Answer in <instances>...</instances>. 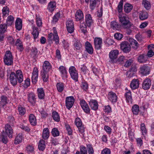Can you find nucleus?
<instances>
[{
	"label": "nucleus",
	"mask_w": 154,
	"mask_h": 154,
	"mask_svg": "<svg viewBox=\"0 0 154 154\" xmlns=\"http://www.w3.org/2000/svg\"><path fill=\"white\" fill-rule=\"evenodd\" d=\"M51 134L53 136L55 137L59 136L60 133L57 128H54L52 129Z\"/></svg>",
	"instance_id": "53"
},
{
	"label": "nucleus",
	"mask_w": 154,
	"mask_h": 154,
	"mask_svg": "<svg viewBox=\"0 0 154 154\" xmlns=\"http://www.w3.org/2000/svg\"><path fill=\"white\" fill-rule=\"evenodd\" d=\"M23 84V86L25 88H27L30 85V79L27 78L24 81Z\"/></svg>",
	"instance_id": "58"
},
{
	"label": "nucleus",
	"mask_w": 154,
	"mask_h": 154,
	"mask_svg": "<svg viewBox=\"0 0 154 154\" xmlns=\"http://www.w3.org/2000/svg\"><path fill=\"white\" fill-rule=\"evenodd\" d=\"M53 119L56 122H59L60 120V116L57 112L54 111L52 113Z\"/></svg>",
	"instance_id": "50"
},
{
	"label": "nucleus",
	"mask_w": 154,
	"mask_h": 154,
	"mask_svg": "<svg viewBox=\"0 0 154 154\" xmlns=\"http://www.w3.org/2000/svg\"><path fill=\"white\" fill-rule=\"evenodd\" d=\"M59 71L60 72L61 76L63 79H65L67 77V71L66 68L63 66H60L59 68Z\"/></svg>",
	"instance_id": "21"
},
{
	"label": "nucleus",
	"mask_w": 154,
	"mask_h": 154,
	"mask_svg": "<svg viewBox=\"0 0 154 154\" xmlns=\"http://www.w3.org/2000/svg\"><path fill=\"white\" fill-rule=\"evenodd\" d=\"M57 88L58 92H61L64 89V84L61 82L57 83L56 85Z\"/></svg>",
	"instance_id": "48"
},
{
	"label": "nucleus",
	"mask_w": 154,
	"mask_h": 154,
	"mask_svg": "<svg viewBox=\"0 0 154 154\" xmlns=\"http://www.w3.org/2000/svg\"><path fill=\"white\" fill-rule=\"evenodd\" d=\"M74 49L76 51H79L82 47V45L80 41L78 39H75L73 41Z\"/></svg>",
	"instance_id": "20"
},
{
	"label": "nucleus",
	"mask_w": 154,
	"mask_h": 154,
	"mask_svg": "<svg viewBox=\"0 0 154 154\" xmlns=\"http://www.w3.org/2000/svg\"><path fill=\"white\" fill-rule=\"evenodd\" d=\"M16 28L18 30L21 29L22 27V20L19 18H17L15 22Z\"/></svg>",
	"instance_id": "36"
},
{
	"label": "nucleus",
	"mask_w": 154,
	"mask_h": 154,
	"mask_svg": "<svg viewBox=\"0 0 154 154\" xmlns=\"http://www.w3.org/2000/svg\"><path fill=\"white\" fill-rule=\"evenodd\" d=\"M119 51L117 50H114L110 51L109 54V57L111 61L114 60L118 57Z\"/></svg>",
	"instance_id": "15"
},
{
	"label": "nucleus",
	"mask_w": 154,
	"mask_h": 154,
	"mask_svg": "<svg viewBox=\"0 0 154 154\" xmlns=\"http://www.w3.org/2000/svg\"><path fill=\"white\" fill-rule=\"evenodd\" d=\"M2 141L4 143H6L8 142L7 138L6 137H5L3 135H0V142Z\"/></svg>",
	"instance_id": "62"
},
{
	"label": "nucleus",
	"mask_w": 154,
	"mask_h": 154,
	"mask_svg": "<svg viewBox=\"0 0 154 154\" xmlns=\"http://www.w3.org/2000/svg\"><path fill=\"white\" fill-rule=\"evenodd\" d=\"M86 51L89 54H92L93 53V49L91 44L88 42L85 43Z\"/></svg>",
	"instance_id": "23"
},
{
	"label": "nucleus",
	"mask_w": 154,
	"mask_h": 154,
	"mask_svg": "<svg viewBox=\"0 0 154 154\" xmlns=\"http://www.w3.org/2000/svg\"><path fill=\"white\" fill-rule=\"evenodd\" d=\"M89 105L92 109L96 110L98 108V104L96 100H91L89 101Z\"/></svg>",
	"instance_id": "27"
},
{
	"label": "nucleus",
	"mask_w": 154,
	"mask_h": 154,
	"mask_svg": "<svg viewBox=\"0 0 154 154\" xmlns=\"http://www.w3.org/2000/svg\"><path fill=\"white\" fill-rule=\"evenodd\" d=\"M35 19L37 26L39 27L41 26L42 24L41 19L39 17L37 16H36Z\"/></svg>",
	"instance_id": "54"
},
{
	"label": "nucleus",
	"mask_w": 154,
	"mask_h": 154,
	"mask_svg": "<svg viewBox=\"0 0 154 154\" xmlns=\"http://www.w3.org/2000/svg\"><path fill=\"white\" fill-rule=\"evenodd\" d=\"M132 111L133 114L136 115L138 114L140 111V108L139 106L135 104L132 107Z\"/></svg>",
	"instance_id": "39"
},
{
	"label": "nucleus",
	"mask_w": 154,
	"mask_h": 154,
	"mask_svg": "<svg viewBox=\"0 0 154 154\" xmlns=\"http://www.w3.org/2000/svg\"><path fill=\"white\" fill-rule=\"evenodd\" d=\"M36 96L34 93L31 92L28 94V101L32 105L35 104L36 101Z\"/></svg>",
	"instance_id": "19"
},
{
	"label": "nucleus",
	"mask_w": 154,
	"mask_h": 154,
	"mask_svg": "<svg viewBox=\"0 0 154 154\" xmlns=\"http://www.w3.org/2000/svg\"><path fill=\"white\" fill-rule=\"evenodd\" d=\"M86 148L88 154H94V150L91 144H87Z\"/></svg>",
	"instance_id": "44"
},
{
	"label": "nucleus",
	"mask_w": 154,
	"mask_h": 154,
	"mask_svg": "<svg viewBox=\"0 0 154 154\" xmlns=\"http://www.w3.org/2000/svg\"><path fill=\"white\" fill-rule=\"evenodd\" d=\"M5 132L8 136L9 138L12 137V134L13 133V130L12 127L8 124H6L5 127Z\"/></svg>",
	"instance_id": "16"
},
{
	"label": "nucleus",
	"mask_w": 154,
	"mask_h": 154,
	"mask_svg": "<svg viewBox=\"0 0 154 154\" xmlns=\"http://www.w3.org/2000/svg\"><path fill=\"white\" fill-rule=\"evenodd\" d=\"M139 83L137 79H134L131 82L130 87L133 90L139 87Z\"/></svg>",
	"instance_id": "22"
},
{
	"label": "nucleus",
	"mask_w": 154,
	"mask_h": 154,
	"mask_svg": "<svg viewBox=\"0 0 154 154\" xmlns=\"http://www.w3.org/2000/svg\"><path fill=\"white\" fill-rule=\"evenodd\" d=\"M119 17L120 22L123 25L126 26L129 23L130 21L128 18L125 14L120 13L119 14Z\"/></svg>",
	"instance_id": "6"
},
{
	"label": "nucleus",
	"mask_w": 154,
	"mask_h": 154,
	"mask_svg": "<svg viewBox=\"0 0 154 154\" xmlns=\"http://www.w3.org/2000/svg\"><path fill=\"white\" fill-rule=\"evenodd\" d=\"M127 88H125V90H127V91L125 94L126 101L128 103L131 102L132 100L131 92L130 90H127Z\"/></svg>",
	"instance_id": "32"
},
{
	"label": "nucleus",
	"mask_w": 154,
	"mask_h": 154,
	"mask_svg": "<svg viewBox=\"0 0 154 154\" xmlns=\"http://www.w3.org/2000/svg\"><path fill=\"white\" fill-rule=\"evenodd\" d=\"M38 76V68L35 67L33 69L32 76V80L33 84H35L37 81Z\"/></svg>",
	"instance_id": "14"
},
{
	"label": "nucleus",
	"mask_w": 154,
	"mask_h": 154,
	"mask_svg": "<svg viewBox=\"0 0 154 154\" xmlns=\"http://www.w3.org/2000/svg\"><path fill=\"white\" fill-rule=\"evenodd\" d=\"M14 21V17L11 15H10L7 18L6 24L8 26H11L13 24Z\"/></svg>",
	"instance_id": "47"
},
{
	"label": "nucleus",
	"mask_w": 154,
	"mask_h": 154,
	"mask_svg": "<svg viewBox=\"0 0 154 154\" xmlns=\"http://www.w3.org/2000/svg\"><path fill=\"white\" fill-rule=\"evenodd\" d=\"M69 72L71 78L75 82L78 81V75L75 68L74 66H70L69 69Z\"/></svg>",
	"instance_id": "5"
},
{
	"label": "nucleus",
	"mask_w": 154,
	"mask_h": 154,
	"mask_svg": "<svg viewBox=\"0 0 154 154\" xmlns=\"http://www.w3.org/2000/svg\"><path fill=\"white\" fill-rule=\"evenodd\" d=\"M4 60L6 65L10 66L13 64V57L10 51H8L6 52L4 58Z\"/></svg>",
	"instance_id": "4"
},
{
	"label": "nucleus",
	"mask_w": 154,
	"mask_h": 154,
	"mask_svg": "<svg viewBox=\"0 0 154 154\" xmlns=\"http://www.w3.org/2000/svg\"><path fill=\"white\" fill-rule=\"evenodd\" d=\"M140 128L142 135L145 136L146 134L147 130L144 124L143 123L141 124L140 125Z\"/></svg>",
	"instance_id": "51"
},
{
	"label": "nucleus",
	"mask_w": 154,
	"mask_h": 154,
	"mask_svg": "<svg viewBox=\"0 0 154 154\" xmlns=\"http://www.w3.org/2000/svg\"><path fill=\"white\" fill-rule=\"evenodd\" d=\"M18 110L21 116L23 115L26 112V109L24 108L21 106H19Z\"/></svg>",
	"instance_id": "52"
},
{
	"label": "nucleus",
	"mask_w": 154,
	"mask_h": 154,
	"mask_svg": "<svg viewBox=\"0 0 154 154\" xmlns=\"http://www.w3.org/2000/svg\"><path fill=\"white\" fill-rule=\"evenodd\" d=\"M37 94L38 98L42 99L44 98L45 92L43 88H38L37 90Z\"/></svg>",
	"instance_id": "31"
},
{
	"label": "nucleus",
	"mask_w": 154,
	"mask_h": 154,
	"mask_svg": "<svg viewBox=\"0 0 154 154\" xmlns=\"http://www.w3.org/2000/svg\"><path fill=\"white\" fill-rule=\"evenodd\" d=\"M75 100L73 96L67 97L66 99V105L68 109H70L73 106Z\"/></svg>",
	"instance_id": "9"
},
{
	"label": "nucleus",
	"mask_w": 154,
	"mask_h": 154,
	"mask_svg": "<svg viewBox=\"0 0 154 154\" xmlns=\"http://www.w3.org/2000/svg\"><path fill=\"white\" fill-rule=\"evenodd\" d=\"M131 48L130 45L127 42H123L121 44V49L125 53L129 52L131 50Z\"/></svg>",
	"instance_id": "12"
},
{
	"label": "nucleus",
	"mask_w": 154,
	"mask_h": 154,
	"mask_svg": "<svg viewBox=\"0 0 154 154\" xmlns=\"http://www.w3.org/2000/svg\"><path fill=\"white\" fill-rule=\"evenodd\" d=\"M60 17V14L59 13H57L54 16L53 18V22L55 23L57 22L59 18Z\"/></svg>",
	"instance_id": "59"
},
{
	"label": "nucleus",
	"mask_w": 154,
	"mask_h": 154,
	"mask_svg": "<svg viewBox=\"0 0 154 154\" xmlns=\"http://www.w3.org/2000/svg\"><path fill=\"white\" fill-rule=\"evenodd\" d=\"M110 26L114 30L119 29L120 27V25L115 21H112L111 22Z\"/></svg>",
	"instance_id": "42"
},
{
	"label": "nucleus",
	"mask_w": 154,
	"mask_h": 154,
	"mask_svg": "<svg viewBox=\"0 0 154 154\" xmlns=\"http://www.w3.org/2000/svg\"><path fill=\"white\" fill-rule=\"evenodd\" d=\"M86 23L84 22H80L79 27L81 31L84 33H85L87 31V27H90L93 24L94 21L91 15L89 14H87L85 16Z\"/></svg>",
	"instance_id": "2"
},
{
	"label": "nucleus",
	"mask_w": 154,
	"mask_h": 154,
	"mask_svg": "<svg viewBox=\"0 0 154 154\" xmlns=\"http://www.w3.org/2000/svg\"><path fill=\"white\" fill-rule=\"evenodd\" d=\"M32 33L33 36V38L35 39L37 38L38 36L39 32L38 31V28L35 26H32Z\"/></svg>",
	"instance_id": "34"
},
{
	"label": "nucleus",
	"mask_w": 154,
	"mask_h": 154,
	"mask_svg": "<svg viewBox=\"0 0 154 154\" xmlns=\"http://www.w3.org/2000/svg\"><path fill=\"white\" fill-rule=\"evenodd\" d=\"M51 66L49 62L48 61H45L43 65V71L49 72L51 69Z\"/></svg>",
	"instance_id": "30"
},
{
	"label": "nucleus",
	"mask_w": 154,
	"mask_h": 154,
	"mask_svg": "<svg viewBox=\"0 0 154 154\" xmlns=\"http://www.w3.org/2000/svg\"><path fill=\"white\" fill-rule=\"evenodd\" d=\"M54 34L52 33H50L48 35V38L49 42L52 43L53 40L55 42L56 44H57L59 43V38L58 36L57 32L55 27H54L53 29Z\"/></svg>",
	"instance_id": "3"
},
{
	"label": "nucleus",
	"mask_w": 154,
	"mask_h": 154,
	"mask_svg": "<svg viewBox=\"0 0 154 154\" xmlns=\"http://www.w3.org/2000/svg\"><path fill=\"white\" fill-rule=\"evenodd\" d=\"M15 45L17 46L18 49L20 51H22L23 50V44L21 41L19 39H17V40L15 43Z\"/></svg>",
	"instance_id": "38"
},
{
	"label": "nucleus",
	"mask_w": 154,
	"mask_h": 154,
	"mask_svg": "<svg viewBox=\"0 0 154 154\" xmlns=\"http://www.w3.org/2000/svg\"><path fill=\"white\" fill-rule=\"evenodd\" d=\"M133 8V6L130 4H126L124 6V11L125 12L128 13L130 12Z\"/></svg>",
	"instance_id": "45"
},
{
	"label": "nucleus",
	"mask_w": 154,
	"mask_h": 154,
	"mask_svg": "<svg viewBox=\"0 0 154 154\" xmlns=\"http://www.w3.org/2000/svg\"><path fill=\"white\" fill-rule=\"evenodd\" d=\"M151 81L149 78H146L143 81L142 84V88L144 90L149 89L151 85Z\"/></svg>",
	"instance_id": "11"
},
{
	"label": "nucleus",
	"mask_w": 154,
	"mask_h": 154,
	"mask_svg": "<svg viewBox=\"0 0 154 154\" xmlns=\"http://www.w3.org/2000/svg\"><path fill=\"white\" fill-rule=\"evenodd\" d=\"M75 154H88L86 147L82 146L80 147V151H77Z\"/></svg>",
	"instance_id": "43"
},
{
	"label": "nucleus",
	"mask_w": 154,
	"mask_h": 154,
	"mask_svg": "<svg viewBox=\"0 0 154 154\" xmlns=\"http://www.w3.org/2000/svg\"><path fill=\"white\" fill-rule=\"evenodd\" d=\"M75 18L76 21H80L82 23V20L83 19L84 16L82 11L81 10H77L75 14Z\"/></svg>",
	"instance_id": "18"
},
{
	"label": "nucleus",
	"mask_w": 154,
	"mask_h": 154,
	"mask_svg": "<svg viewBox=\"0 0 154 154\" xmlns=\"http://www.w3.org/2000/svg\"><path fill=\"white\" fill-rule=\"evenodd\" d=\"M123 5V1L122 0H121L119 2L117 7L118 11L119 13L122 12Z\"/></svg>",
	"instance_id": "57"
},
{
	"label": "nucleus",
	"mask_w": 154,
	"mask_h": 154,
	"mask_svg": "<svg viewBox=\"0 0 154 154\" xmlns=\"http://www.w3.org/2000/svg\"><path fill=\"white\" fill-rule=\"evenodd\" d=\"M101 154H111V150L108 148H104L102 151Z\"/></svg>",
	"instance_id": "63"
},
{
	"label": "nucleus",
	"mask_w": 154,
	"mask_h": 154,
	"mask_svg": "<svg viewBox=\"0 0 154 154\" xmlns=\"http://www.w3.org/2000/svg\"><path fill=\"white\" fill-rule=\"evenodd\" d=\"M150 67L146 65H143L140 66L139 72L143 75H146L150 73Z\"/></svg>",
	"instance_id": "7"
},
{
	"label": "nucleus",
	"mask_w": 154,
	"mask_h": 154,
	"mask_svg": "<svg viewBox=\"0 0 154 154\" xmlns=\"http://www.w3.org/2000/svg\"><path fill=\"white\" fill-rule=\"evenodd\" d=\"M108 98L112 103H115L117 100V97L116 94L112 91H110L109 92Z\"/></svg>",
	"instance_id": "17"
},
{
	"label": "nucleus",
	"mask_w": 154,
	"mask_h": 154,
	"mask_svg": "<svg viewBox=\"0 0 154 154\" xmlns=\"http://www.w3.org/2000/svg\"><path fill=\"white\" fill-rule=\"evenodd\" d=\"M75 124L77 127L80 126L82 125L81 121L79 118H76V119Z\"/></svg>",
	"instance_id": "61"
},
{
	"label": "nucleus",
	"mask_w": 154,
	"mask_h": 154,
	"mask_svg": "<svg viewBox=\"0 0 154 154\" xmlns=\"http://www.w3.org/2000/svg\"><path fill=\"white\" fill-rule=\"evenodd\" d=\"M114 36L116 39L119 40L122 38L123 35L119 33H116L114 34Z\"/></svg>",
	"instance_id": "60"
},
{
	"label": "nucleus",
	"mask_w": 154,
	"mask_h": 154,
	"mask_svg": "<svg viewBox=\"0 0 154 154\" xmlns=\"http://www.w3.org/2000/svg\"><path fill=\"white\" fill-rule=\"evenodd\" d=\"M114 43V41L113 40L111 39H107L106 41V44L108 46L112 45Z\"/></svg>",
	"instance_id": "64"
},
{
	"label": "nucleus",
	"mask_w": 154,
	"mask_h": 154,
	"mask_svg": "<svg viewBox=\"0 0 154 154\" xmlns=\"http://www.w3.org/2000/svg\"><path fill=\"white\" fill-rule=\"evenodd\" d=\"M7 29V25L5 23L0 24V38H3V34L6 32Z\"/></svg>",
	"instance_id": "29"
},
{
	"label": "nucleus",
	"mask_w": 154,
	"mask_h": 154,
	"mask_svg": "<svg viewBox=\"0 0 154 154\" xmlns=\"http://www.w3.org/2000/svg\"><path fill=\"white\" fill-rule=\"evenodd\" d=\"M81 106L84 111L86 113H89L90 112V109L89 107L86 102L84 100H81L80 101Z\"/></svg>",
	"instance_id": "13"
},
{
	"label": "nucleus",
	"mask_w": 154,
	"mask_h": 154,
	"mask_svg": "<svg viewBox=\"0 0 154 154\" xmlns=\"http://www.w3.org/2000/svg\"><path fill=\"white\" fill-rule=\"evenodd\" d=\"M29 120L30 124L32 125H35L36 124V120L35 116L33 114H30L29 116Z\"/></svg>",
	"instance_id": "37"
},
{
	"label": "nucleus",
	"mask_w": 154,
	"mask_h": 154,
	"mask_svg": "<svg viewBox=\"0 0 154 154\" xmlns=\"http://www.w3.org/2000/svg\"><path fill=\"white\" fill-rule=\"evenodd\" d=\"M128 135L129 138L131 140H133L134 139V134L133 133V130L130 127L128 128Z\"/></svg>",
	"instance_id": "56"
},
{
	"label": "nucleus",
	"mask_w": 154,
	"mask_h": 154,
	"mask_svg": "<svg viewBox=\"0 0 154 154\" xmlns=\"http://www.w3.org/2000/svg\"><path fill=\"white\" fill-rule=\"evenodd\" d=\"M56 4L55 2L51 1L50 2L47 6V9L50 12H52L56 8Z\"/></svg>",
	"instance_id": "25"
},
{
	"label": "nucleus",
	"mask_w": 154,
	"mask_h": 154,
	"mask_svg": "<svg viewBox=\"0 0 154 154\" xmlns=\"http://www.w3.org/2000/svg\"><path fill=\"white\" fill-rule=\"evenodd\" d=\"M23 77L22 72L20 70H17L16 73L11 72L10 75V81L12 85L14 86L17 85L18 81L19 83H21L23 81Z\"/></svg>",
	"instance_id": "1"
},
{
	"label": "nucleus",
	"mask_w": 154,
	"mask_h": 154,
	"mask_svg": "<svg viewBox=\"0 0 154 154\" xmlns=\"http://www.w3.org/2000/svg\"><path fill=\"white\" fill-rule=\"evenodd\" d=\"M50 132L48 128H44L43 131L42 137L44 140L47 139L49 137Z\"/></svg>",
	"instance_id": "33"
},
{
	"label": "nucleus",
	"mask_w": 154,
	"mask_h": 154,
	"mask_svg": "<svg viewBox=\"0 0 154 154\" xmlns=\"http://www.w3.org/2000/svg\"><path fill=\"white\" fill-rule=\"evenodd\" d=\"M2 11L3 16H7L8 15L9 9L7 7H4Z\"/></svg>",
	"instance_id": "55"
},
{
	"label": "nucleus",
	"mask_w": 154,
	"mask_h": 154,
	"mask_svg": "<svg viewBox=\"0 0 154 154\" xmlns=\"http://www.w3.org/2000/svg\"><path fill=\"white\" fill-rule=\"evenodd\" d=\"M66 29L67 31L71 33L74 31V25L73 21L71 20H68L66 22Z\"/></svg>",
	"instance_id": "8"
},
{
	"label": "nucleus",
	"mask_w": 154,
	"mask_h": 154,
	"mask_svg": "<svg viewBox=\"0 0 154 154\" xmlns=\"http://www.w3.org/2000/svg\"><path fill=\"white\" fill-rule=\"evenodd\" d=\"M98 0H90V8L92 11L95 9L97 7H98Z\"/></svg>",
	"instance_id": "26"
},
{
	"label": "nucleus",
	"mask_w": 154,
	"mask_h": 154,
	"mask_svg": "<svg viewBox=\"0 0 154 154\" xmlns=\"http://www.w3.org/2000/svg\"><path fill=\"white\" fill-rule=\"evenodd\" d=\"M139 19L141 20L147 19L148 17V13L145 11H140L139 14Z\"/></svg>",
	"instance_id": "28"
},
{
	"label": "nucleus",
	"mask_w": 154,
	"mask_h": 154,
	"mask_svg": "<svg viewBox=\"0 0 154 154\" xmlns=\"http://www.w3.org/2000/svg\"><path fill=\"white\" fill-rule=\"evenodd\" d=\"M94 45L96 49H100L102 46V40L100 37H95L94 38Z\"/></svg>",
	"instance_id": "10"
},
{
	"label": "nucleus",
	"mask_w": 154,
	"mask_h": 154,
	"mask_svg": "<svg viewBox=\"0 0 154 154\" xmlns=\"http://www.w3.org/2000/svg\"><path fill=\"white\" fill-rule=\"evenodd\" d=\"M48 72L43 71L41 72L43 80L45 82H47L48 80Z\"/></svg>",
	"instance_id": "49"
},
{
	"label": "nucleus",
	"mask_w": 154,
	"mask_h": 154,
	"mask_svg": "<svg viewBox=\"0 0 154 154\" xmlns=\"http://www.w3.org/2000/svg\"><path fill=\"white\" fill-rule=\"evenodd\" d=\"M142 4L144 7L147 10L149 9L151 7V5L149 2L147 0H143Z\"/></svg>",
	"instance_id": "46"
},
{
	"label": "nucleus",
	"mask_w": 154,
	"mask_h": 154,
	"mask_svg": "<svg viewBox=\"0 0 154 154\" xmlns=\"http://www.w3.org/2000/svg\"><path fill=\"white\" fill-rule=\"evenodd\" d=\"M0 104L3 107L8 103V98L6 96L2 95L0 97Z\"/></svg>",
	"instance_id": "35"
},
{
	"label": "nucleus",
	"mask_w": 154,
	"mask_h": 154,
	"mask_svg": "<svg viewBox=\"0 0 154 154\" xmlns=\"http://www.w3.org/2000/svg\"><path fill=\"white\" fill-rule=\"evenodd\" d=\"M137 60L140 63H144L148 60V58L147 56L145 54H140L138 57Z\"/></svg>",
	"instance_id": "24"
},
{
	"label": "nucleus",
	"mask_w": 154,
	"mask_h": 154,
	"mask_svg": "<svg viewBox=\"0 0 154 154\" xmlns=\"http://www.w3.org/2000/svg\"><path fill=\"white\" fill-rule=\"evenodd\" d=\"M23 139L22 134L19 133L16 137L14 140V143L16 144H18L21 142Z\"/></svg>",
	"instance_id": "41"
},
{
	"label": "nucleus",
	"mask_w": 154,
	"mask_h": 154,
	"mask_svg": "<svg viewBox=\"0 0 154 154\" xmlns=\"http://www.w3.org/2000/svg\"><path fill=\"white\" fill-rule=\"evenodd\" d=\"M46 145L45 141L43 140H41L38 143V148L40 150H44L45 147Z\"/></svg>",
	"instance_id": "40"
}]
</instances>
